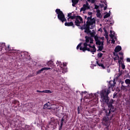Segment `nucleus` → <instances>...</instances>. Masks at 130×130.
<instances>
[{"mask_svg": "<svg viewBox=\"0 0 130 130\" xmlns=\"http://www.w3.org/2000/svg\"><path fill=\"white\" fill-rule=\"evenodd\" d=\"M86 21V27L87 28L85 29L84 32L87 33L88 35H90L91 37H94L95 41V44L98 45L99 49L98 50H102L103 49V45L104 43V37L100 38L97 35H96V31L92 30H90L89 29H93L96 25V18H92V16L88 17Z\"/></svg>", "mask_w": 130, "mask_h": 130, "instance_id": "nucleus-1", "label": "nucleus"}, {"mask_svg": "<svg viewBox=\"0 0 130 130\" xmlns=\"http://www.w3.org/2000/svg\"><path fill=\"white\" fill-rule=\"evenodd\" d=\"M55 12L57 15H58L57 17L59 20H60V21H61L62 23L67 21V19H66V17H64V14H63L62 11H60V10L59 9H56Z\"/></svg>", "mask_w": 130, "mask_h": 130, "instance_id": "nucleus-4", "label": "nucleus"}, {"mask_svg": "<svg viewBox=\"0 0 130 130\" xmlns=\"http://www.w3.org/2000/svg\"><path fill=\"white\" fill-rule=\"evenodd\" d=\"M110 37L111 39L114 38V39H116V36H115V32L114 31H110Z\"/></svg>", "mask_w": 130, "mask_h": 130, "instance_id": "nucleus-11", "label": "nucleus"}, {"mask_svg": "<svg viewBox=\"0 0 130 130\" xmlns=\"http://www.w3.org/2000/svg\"><path fill=\"white\" fill-rule=\"evenodd\" d=\"M125 68V66L123 64H122V69H124Z\"/></svg>", "mask_w": 130, "mask_h": 130, "instance_id": "nucleus-37", "label": "nucleus"}, {"mask_svg": "<svg viewBox=\"0 0 130 130\" xmlns=\"http://www.w3.org/2000/svg\"><path fill=\"white\" fill-rule=\"evenodd\" d=\"M99 67H102L103 69H107L108 73H110V63L106 61L105 63V66L103 64H99Z\"/></svg>", "mask_w": 130, "mask_h": 130, "instance_id": "nucleus-6", "label": "nucleus"}, {"mask_svg": "<svg viewBox=\"0 0 130 130\" xmlns=\"http://www.w3.org/2000/svg\"><path fill=\"white\" fill-rule=\"evenodd\" d=\"M47 64L48 67H51V68H53V61L52 60L49 61L47 62Z\"/></svg>", "mask_w": 130, "mask_h": 130, "instance_id": "nucleus-13", "label": "nucleus"}, {"mask_svg": "<svg viewBox=\"0 0 130 130\" xmlns=\"http://www.w3.org/2000/svg\"><path fill=\"white\" fill-rule=\"evenodd\" d=\"M65 26H73L74 25V23L73 22H66L64 23Z\"/></svg>", "mask_w": 130, "mask_h": 130, "instance_id": "nucleus-15", "label": "nucleus"}, {"mask_svg": "<svg viewBox=\"0 0 130 130\" xmlns=\"http://www.w3.org/2000/svg\"><path fill=\"white\" fill-rule=\"evenodd\" d=\"M88 16H90L89 17H91L92 18V15H93V13L92 12H88Z\"/></svg>", "mask_w": 130, "mask_h": 130, "instance_id": "nucleus-27", "label": "nucleus"}, {"mask_svg": "<svg viewBox=\"0 0 130 130\" xmlns=\"http://www.w3.org/2000/svg\"><path fill=\"white\" fill-rule=\"evenodd\" d=\"M113 54L115 56L114 58V60H118V63H119V64H120L122 63V58H123V57H122V55H123V53H122V52L119 53V54L120 55H121L120 56V58H119V56H118V55H117L116 54V53L114 52Z\"/></svg>", "mask_w": 130, "mask_h": 130, "instance_id": "nucleus-5", "label": "nucleus"}, {"mask_svg": "<svg viewBox=\"0 0 130 130\" xmlns=\"http://www.w3.org/2000/svg\"><path fill=\"white\" fill-rule=\"evenodd\" d=\"M85 18H87V16H85Z\"/></svg>", "mask_w": 130, "mask_h": 130, "instance_id": "nucleus-42", "label": "nucleus"}, {"mask_svg": "<svg viewBox=\"0 0 130 130\" xmlns=\"http://www.w3.org/2000/svg\"><path fill=\"white\" fill-rule=\"evenodd\" d=\"M43 93H49L50 94L52 93V91H51V90H44L43 91H42Z\"/></svg>", "mask_w": 130, "mask_h": 130, "instance_id": "nucleus-17", "label": "nucleus"}, {"mask_svg": "<svg viewBox=\"0 0 130 130\" xmlns=\"http://www.w3.org/2000/svg\"><path fill=\"white\" fill-rule=\"evenodd\" d=\"M96 16L98 18H101L102 16H101V13H100V11L98 10L96 11Z\"/></svg>", "mask_w": 130, "mask_h": 130, "instance_id": "nucleus-16", "label": "nucleus"}, {"mask_svg": "<svg viewBox=\"0 0 130 130\" xmlns=\"http://www.w3.org/2000/svg\"><path fill=\"white\" fill-rule=\"evenodd\" d=\"M110 22H108V24H110L111 25H112L113 24V20H111L110 21Z\"/></svg>", "mask_w": 130, "mask_h": 130, "instance_id": "nucleus-28", "label": "nucleus"}, {"mask_svg": "<svg viewBox=\"0 0 130 130\" xmlns=\"http://www.w3.org/2000/svg\"><path fill=\"white\" fill-rule=\"evenodd\" d=\"M105 5L106 6L104 8V10H106V9H107V6L106 3H105Z\"/></svg>", "mask_w": 130, "mask_h": 130, "instance_id": "nucleus-32", "label": "nucleus"}, {"mask_svg": "<svg viewBox=\"0 0 130 130\" xmlns=\"http://www.w3.org/2000/svg\"><path fill=\"white\" fill-rule=\"evenodd\" d=\"M95 9H98V6H95Z\"/></svg>", "mask_w": 130, "mask_h": 130, "instance_id": "nucleus-39", "label": "nucleus"}, {"mask_svg": "<svg viewBox=\"0 0 130 130\" xmlns=\"http://www.w3.org/2000/svg\"><path fill=\"white\" fill-rule=\"evenodd\" d=\"M43 71H44L43 68H42V69H41L37 72L36 75H39L40 74H41V73H42V72H43Z\"/></svg>", "mask_w": 130, "mask_h": 130, "instance_id": "nucleus-18", "label": "nucleus"}, {"mask_svg": "<svg viewBox=\"0 0 130 130\" xmlns=\"http://www.w3.org/2000/svg\"><path fill=\"white\" fill-rule=\"evenodd\" d=\"M127 61L128 62H130V58H127Z\"/></svg>", "mask_w": 130, "mask_h": 130, "instance_id": "nucleus-33", "label": "nucleus"}, {"mask_svg": "<svg viewBox=\"0 0 130 130\" xmlns=\"http://www.w3.org/2000/svg\"><path fill=\"white\" fill-rule=\"evenodd\" d=\"M102 55H103V54H102V53H99L98 54V57L99 58H101V57H102Z\"/></svg>", "mask_w": 130, "mask_h": 130, "instance_id": "nucleus-23", "label": "nucleus"}, {"mask_svg": "<svg viewBox=\"0 0 130 130\" xmlns=\"http://www.w3.org/2000/svg\"><path fill=\"white\" fill-rule=\"evenodd\" d=\"M43 71L51 70V68H43Z\"/></svg>", "mask_w": 130, "mask_h": 130, "instance_id": "nucleus-25", "label": "nucleus"}, {"mask_svg": "<svg viewBox=\"0 0 130 130\" xmlns=\"http://www.w3.org/2000/svg\"><path fill=\"white\" fill-rule=\"evenodd\" d=\"M83 22L84 21L83 20V18L80 16H77L75 20V25H76V26H80V24H82Z\"/></svg>", "mask_w": 130, "mask_h": 130, "instance_id": "nucleus-9", "label": "nucleus"}, {"mask_svg": "<svg viewBox=\"0 0 130 130\" xmlns=\"http://www.w3.org/2000/svg\"><path fill=\"white\" fill-rule=\"evenodd\" d=\"M6 50H7V51H11V50H12L10 47V45H8V47L6 48Z\"/></svg>", "mask_w": 130, "mask_h": 130, "instance_id": "nucleus-22", "label": "nucleus"}, {"mask_svg": "<svg viewBox=\"0 0 130 130\" xmlns=\"http://www.w3.org/2000/svg\"><path fill=\"white\" fill-rule=\"evenodd\" d=\"M101 3H104V4H105V3H106V1H105V0H103L101 1Z\"/></svg>", "mask_w": 130, "mask_h": 130, "instance_id": "nucleus-34", "label": "nucleus"}, {"mask_svg": "<svg viewBox=\"0 0 130 130\" xmlns=\"http://www.w3.org/2000/svg\"><path fill=\"white\" fill-rule=\"evenodd\" d=\"M110 87H111V88H113L114 85H112L111 86L109 87L108 89H106L104 90H103L101 93L102 101L107 104H108V102H109V99H108V94L110 93Z\"/></svg>", "mask_w": 130, "mask_h": 130, "instance_id": "nucleus-3", "label": "nucleus"}, {"mask_svg": "<svg viewBox=\"0 0 130 130\" xmlns=\"http://www.w3.org/2000/svg\"><path fill=\"white\" fill-rule=\"evenodd\" d=\"M2 45H5V44H2Z\"/></svg>", "mask_w": 130, "mask_h": 130, "instance_id": "nucleus-41", "label": "nucleus"}, {"mask_svg": "<svg viewBox=\"0 0 130 130\" xmlns=\"http://www.w3.org/2000/svg\"><path fill=\"white\" fill-rule=\"evenodd\" d=\"M126 84H130V80L129 79H126L125 81Z\"/></svg>", "mask_w": 130, "mask_h": 130, "instance_id": "nucleus-26", "label": "nucleus"}, {"mask_svg": "<svg viewBox=\"0 0 130 130\" xmlns=\"http://www.w3.org/2000/svg\"><path fill=\"white\" fill-rule=\"evenodd\" d=\"M105 38L107 40V44H109L110 43V41H108V35L107 34H106Z\"/></svg>", "mask_w": 130, "mask_h": 130, "instance_id": "nucleus-19", "label": "nucleus"}, {"mask_svg": "<svg viewBox=\"0 0 130 130\" xmlns=\"http://www.w3.org/2000/svg\"><path fill=\"white\" fill-rule=\"evenodd\" d=\"M37 92H39V93H43V92H42V91H40V90H37Z\"/></svg>", "mask_w": 130, "mask_h": 130, "instance_id": "nucleus-35", "label": "nucleus"}, {"mask_svg": "<svg viewBox=\"0 0 130 130\" xmlns=\"http://www.w3.org/2000/svg\"><path fill=\"white\" fill-rule=\"evenodd\" d=\"M63 66L64 67H66V66H67V64H66V63H63Z\"/></svg>", "mask_w": 130, "mask_h": 130, "instance_id": "nucleus-38", "label": "nucleus"}, {"mask_svg": "<svg viewBox=\"0 0 130 130\" xmlns=\"http://www.w3.org/2000/svg\"><path fill=\"white\" fill-rule=\"evenodd\" d=\"M86 92H82V94H83V95H84V94H86Z\"/></svg>", "mask_w": 130, "mask_h": 130, "instance_id": "nucleus-40", "label": "nucleus"}, {"mask_svg": "<svg viewBox=\"0 0 130 130\" xmlns=\"http://www.w3.org/2000/svg\"><path fill=\"white\" fill-rule=\"evenodd\" d=\"M79 3V0H72V6L73 7H75L77 4Z\"/></svg>", "mask_w": 130, "mask_h": 130, "instance_id": "nucleus-14", "label": "nucleus"}, {"mask_svg": "<svg viewBox=\"0 0 130 130\" xmlns=\"http://www.w3.org/2000/svg\"><path fill=\"white\" fill-rule=\"evenodd\" d=\"M88 2H90V3H95V0H88Z\"/></svg>", "mask_w": 130, "mask_h": 130, "instance_id": "nucleus-30", "label": "nucleus"}, {"mask_svg": "<svg viewBox=\"0 0 130 130\" xmlns=\"http://www.w3.org/2000/svg\"><path fill=\"white\" fill-rule=\"evenodd\" d=\"M120 50H121V47L117 46L115 49V53H116V52H119Z\"/></svg>", "mask_w": 130, "mask_h": 130, "instance_id": "nucleus-12", "label": "nucleus"}, {"mask_svg": "<svg viewBox=\"0 0 130 130\" xmlns=\"http://www.w3.org/2000/svg\"><path fill=\"white\" fill-rule=\"evenodd\" d=\"M82 45V44H79L77 47V49H79V48L81 47V45Z\"/></svg>", "mask_w": 130, "mask_h": 130, "instance_id": "nucleus-29", "label": "nucleus"}, {"mask_svg": "<svg viewBox=\"0 0 130 130\" xmlns=\"http://www.w3.org/2000/svg\"><path fill=\"white\" fill-rule=\"evenodd\" d=\"M57 67L59 66V68H58V71L60 73H62V74H64V73H67V72H68V70L67 69H63L60 66H61V62L57 61Z\"/></svg>", "mask_w": 130, "mask_h": 130, "instance_id": "nucleus-7", "label": "nucleus"}, {"mask_svg": "<svg viewBox=\"0 0 130 130\" xmlns=\"http://www.w3.org/2000/svg\"><path fill=\"white\" fill-rule=\"evenodd\" d=\"M13 52L14 53H17V51L14 50Z\"/></svg>", "mask_w": 130, "mask_h": 130, "instance_id": "nucleus-36", "label": "nucleus"}, {"mask_svg": "<svg viewBox=\"0 0 130 130\" xmlns=\"http://www.w3.org/2000/svg\"><path fill=\"white\" fill-rule=\"evenodd\" d=\"M90 9V6L89 4L86 3V4H84L83 7L81 8L80 12H83V14L85 13L86 10H89Z\"/></svg>", "mask_w": 130, "mask_h": 130, "instance_id": "nucleus-10", "label": "nucleus"}, {"mask_svg": "<svg viewBox=\"0 0 130 130\" xmlns=\"http://www.w3.org/2000/svg\"><path fill=\"white\" fill-rule=\"evenodd\" d=\"M108 17H110V14L107 13L104 17L105 19H106V18H108Z\"/></svg>", "mask_w": 130, "mask_h": 130, "instance_id": "nucleus-21", "label": "nucleus"}, {"mask_svg": "<svg viewBox=\"0 0 130 130\" xmlns=\"http://www.w3.org/2000/svg\"><path fill=\"white\" fill-rule=\"evenodd\" d=\"M94 40L92 38L86 36L85 37V43H84V47H81L80 48V50L85 52L86 50L90 51V52H96V48L94 44H93Z\"/></svg>", "mask_w": 130, "mask_h": 130, "instance_id": "nucleus-2", "label": "nucleus"}, {"mask_svg": "<svg viewBox=\"0 0 130 130\" xmlns=\"http://www.w3.org/2000/svg\"><path fill=\"white\" fill-rule=\"evenodd\" d=\"M49 106H50V103L48 102L44 106V109H52V110H56V106L53 105L50 108H49Z\"/></svg>", "mask_w": 130, "mask_h": 130, "instance_id": "nucleus-8", "label": "nucleus"}, {"mask_svg": "<svg viewBox=\"0 0 130 130\" xmlns=\"http://www.w3.org/2000/svg\"><path fill=\"white\" fill-rule=\"evenodd\" d=\"M116 40V39H114V38H113V39H112V43H113V44H114V43H115V41Z\"/></svg>", "mask_w": 130, "mask_h": 130, "instance_id": "nucleus-24", "label": "nucleus"}, {"mask_svg": "<svg viewBox=\"0 0 130 130\" xmlns=\"http://www.w3.org/2000/svg\"><path fill=\"white\" fill-rule=\"evenodd\" d=\"M72 13H68V17H71L72 15Z\"/></svg>", "mask_w": 130, "mask_h": 130, "instance_id": "nucleus-31", "label": "nucleus"}, {"mask_svg": "<svg viewBox=\"0 0 130 130\" xmlns=\"http://www.w3.org/2000/svg\"><path fill=\"white\" fill-rule=\"evenodd\" d=\"M74 19H75V16H69V17L68 18V20L69 21H70L71 19V20H74Z\"/></svg>", "mask_w": 130, "mask_h": 130, "instance_id": "nucleus-20", "label": "nucleus"}]
</instances>
